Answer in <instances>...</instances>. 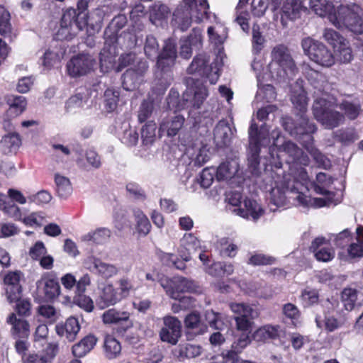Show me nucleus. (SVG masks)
<instances>
[{
    "label": "nucleus",
    "mask_w": 363,
    "mask_h": 363,
    "mask_svg": "<svg viewBox=\"0 0 363 363\" xmlns=\"http://www.w3.org/2000/svg\"><path fill=\"white\" fill-rule=\"evenodd\" d=\"M145 55L150 58H155L157 56V66L160 73L157 74L162 77V72H165L167 78L165 86L169 84L172 79V74L169 72V68L174 64L177 57L175 44L170 40L165 41L162 52L158 55L159 45L156 38L152 35H148L144 46Z\"/></svg>",
    "instance_id": "f257e3e1"
},
{
    "label": "nucleus",
    "mask_w": 363,
    "mask_h": 363,
    "mask_svg": "<svg viewBox=\"0 0 363 363\" xmlns=\"http://www.w3.org/2000/svg\"><path fill=\"white\" fill-rule=\"evenodd\" d=\"M363 10L356 4L340 5L334 13L329 16V21L337 28H347L350 31L363 33Z\"/></svg>",
    "instance_id": "f03ea898"
},
{
    "label": "nucleus",
    "mask_w": 363,
    "mask_h": 363,
    "mask_svg": "<svg viewBox=\"0 0 363 363\" xmlns=\"http://www.w3.org/2000/svg\"><path fill=\"white\" fill-rule=\"evenodd\" d=\"M271 57L269 70L272 77L284 79L293 77L297 72L295 62L286 46H275L272 50Z\"/></svg>",
    "instance_id": "7ed1b4c3"
},
{
    "label": "nucleus",
    "mask_w": 363,
    "mask_h": 363,
    "mask_svg": "<svg viewBox=\"0 0 363 363\" xmlns=\"http://www.w3.org/2000/svg\"><path fill=\"white\" fill-rule=\"evenodd\" d=\"M184 6L177 8L173 13L172 23L177 25L182 31L187 30L191 23L194 9L199 6L200 9L197 15L194 16V21L200 23L204 16H207L209 5L207 0H182Z\"/></svg>",
    "instance_id": "20e7f679"
},
{
    "label": "nucleus",
    "mask_w": 363,
    "mask_h": 363,
    "mask_svg": "<svg viewBox=\"0 0 363 363\" xmlns=\"http://www.w3.org/2000/svg\"><path fill=\"white\" fill-rule=\"evenodd\" d=\"M336 106L334 101L324 98L316 99L314 101V117L327 129H333L345 121L344 115L335 110Z\"/></svg>",
    "instance_id": "39448f33"
},
{
    "label": "nucleus",
    "mask_w": 363,
    "mask_h": 363,
    "mask_svg": "<svg viewBox=\"0 0 363 363\" xmlns=\"http://www.w3.org/2000/svg\"><path fill=\"white\" fill-rule=\"evenodd\" d=\"M301 47L304 54L319 66L330 67L335 63L334 54L323 43L307 37L301 40Z\"/></svg>",
    "instance_id": "423d86ee"
},
{
    "label": "nucleus",
    "mask_w": 363,
    "mask_h": 363,
    "mask_svg": "<svg viewBox=\"0 0 363 363\" xmlns=\"http://www.w3.org/2000/svg\"><path fill=\"white\" fill-rule=\"evenodd\" d=\"M87 23L86 13H77L76 9L69 8L62 14L57 35L62 39H72L79 31L82 30Z\"/></svg>",
    "instance_id": "0eeeda50"
},
{
    "label": "nucleus",
    "mask_w": 363,
    "mask_h": 363,
    "mask_svg": "<svg viewBox=\"0 0 363 363\" xmlns=\"http://www.w3.org/2000/svg\"><path fill=\"white\" fill-rule=\"evenodd\" d=\"M279 135L280 132L278 130L272 132V136L274 138L273 146L276 147L278 151L277 157H285L286 162L293 165H308L310 162L308 157L296 144L290 140L284 141L281 145L278 144Z\"/></svg>",
    "instance_id": "6e6552de"
},
{
    "label": "nucleus",
    "mask_w": 363,
    "mask_h": 363,
    "mask_svg": "<svg viewBox=\"0 0 363 363\" xmlns=\"http://www.w3.org/2000/svg\"><path fill=\"white\" fill-rule=\"evenodd\" d=\"M229 307L231 311L237 315L235 317L237 330L250 332L252 328L253 320L258 317L257 311L245 303L231 302L229 303Z\"/></svg>",
    "instance_id": "1a4fd4ad"
},
{
    "label": "nucleus",
    "mask_w": 363,
    "mask_h": 363,
    "mask_svg": "<svg viewBox=\"0 0 363 363\" xmlns=\"http://www.w3.org/2000/svg\"><path fill=\"white\" fill-rule=\"evenodd\" d=\"M216 62L208 65L209 59L206 55H199L195 57L187 69L189 74L199 73L201 75L206 76L209 79L211 84H216L219 78V70L221 67V62Z\"/></svg>",
    "instance_id": "9d476101"
},
{
    "label": "nucleus",
    "mask_w": 363,
    "mask_h": 363,
    "mask_svg": "<svg viewBox=\"0 0 363 363\" xmlns=\"http://www.w3.org/2000/svg\"><path fill=\"white\" fill-rule=\"evenodd\" d=\"M266 135V131L260 130L258 132L257 125L255 123H252L249 129L248 162L253 169H257L259 164L260 146L269 143V140L265 138Z\"/></svg>",
    "instance_id": "9b49d317"
},
{
    "label": "nucleus",
    "mask_w": 363,
    "mask_h": 363,
    "mask_svg": "<svg viewBox=\"0 0 363 363\" xmlns=\"http://www.w3.org/2000/svg\"><path fill=\"white\" fill-rule=\"evenodd\" d=\"M284 126L285 130L292 136L298 137L301 139V136L305 135L307 142L313 141L311 134L316 130L315 125L310 123L308 118L303 113L296 116L295 123L293 120L288 118L284 123Z\"/></svg>",
    "instance_id": "f8f14e48"
},
{
    "label": "nucleus",
    "mask_w": 363,
    "mask_h": 363,
    "mask_svg": "<svg viewBox=\"0 0 363 363\" xmlns=\"http://www.w3.org/2000/svg\"><path fill=\"white\" fill-rule=\"evenodd\" d=\"M96 61L91 55L79 54L69 61L67 69L70 76L77 77L89 73L93 70Z\"/></svg>",
    "instance_id": "ddd939ff"
},
{
    "label": "nucleus",
    "mask_w": 363,
    "mask_h": 363,
    "mask_svg": "<svg viewBox=\"0 0 363 363\" xmlns=\"http://www.w3.org/2000/svg\"><path fill=\"white\" fill-rule=\"evenodd\" d=\"M163 320L164 326L160 332V339L163 342L174 345L181 337V322L173 316H165Z\"/></svg>",
    "instance_id": "4468645a"
},
{
    "label": "nucleus",
    "mask_w": 363,
    "mask_h": 363,
    "mask_svg": "<svg viewBox=\"0 0 363 363\" xmlns=\"http://www.w3.org/2000/svg\"><path fill=\"white\" fill-rule=\"evenodd\" d=\"M206 87L200 82H192L183 94V100L189 102L194 108H199L208 96Z\"/></svg>",
    "instance_id": "2eb2a0df"
},
{
    "label": "nucleus",
    "mask_w": 363,
    "mask_h": 363,
    "mask_svg": "<svg viewBox=\"0 0 363 363\" xmlns=\"http://www.w3.org/2000/svg\"><path fill=\"white\" fill-rule=\"evenodd\" d=\"M22 274L19 271L9 272L4 278L6 286V293L10 303L16 302L21 297V286L20 284Z\"/></svg>",
    "instance_id": "dca6fc26"
},
{
    "label": "nucleus",
    "mask_w": 363,
    "mask_h": 363,
    "mask_svg": "<svg viewBox=\"0 0 363 363\" xmlns=\"http://www.w3.org/2000/svg\"><path fill=\"white\" fill-rule=\"evenodd\" d=\"M310 250L320 262H327L335 257L334 250L329 245V241L323 237L316 238L312 242Z\"/></svg>",
    "instance_id": "f3484780"
},
{
    "label": "nucleus",
    "mask_w": 363,
    "mask_h": 363,
    "mask_svg": "<svg viewBox=\"0 0 363 363\" xmlns=\"http://www.w3.org/2000/svg\"><path fill=\"white\" fill-rule=\"evenodd\" d=\"M121 301L118 290L112 284H108L100 289L96 303L99 308L104 309L113 306Z\"/></svg>",
    "instance_id": "a211bd4d"
},
{
    "label": "nucleus",
    "mask_w": 363,
    "mask_h": 363,
    "mask_svg": "<svg viewBox=\"0 0 363 363\" xmlns=\"http://www.w3.org/2000/svg\"><path fill=\"white\" fill-rule=\"evenodd\" d=\"M79 330L80 325L75 317H69L64 323H59L55 326L57 334L65 337L69 342H73L76 339Z\"/></svg>",
    "instance_id": "6ab92c4d"
},
{
    "label": "nucleus",
    "mask_w": 363,
    "mask_h": 363,
    "mask_svg": "<svg viewBox=\"0 0 363 363\" xmlns=\"http://www.w3.org/2000/svg\"><path fill=\"white\" fill-rule=\"evenodd\" d=\"M200 247L199 240L191 233H186L180 241L179 255L184 261H189L191 255Z\"/></svg>",
    "instance_id": "aec40b11"
},
{
    "label": "nucleus",
    "mask_w": 363,
    "mask_h": 363,
    "mask_svg": "<svg viewBox=\"0 0 363 363\" xmlns=\"http://www.w3.org/2000/svg\"><path fill=\"white\" fill-rule=\"evenodd\" d=\"M7 323L11 325V334L14 338L27 337L30 331L28 322L14 313H11L7 318Z\"/></svg>",
    "instance_id": "412c9836"
},
{
    "label": "nucleus",
    "mask_w": 363,
    "mask_h": 363,
    "mask_svg": "<svg viewBox=\"0 0 363 363\" xmlns=\"http://www.w3.org/2000/svg\"><path fill=\"white\" fill-rule=\"evenodd\" d=\"M306 1L287 0L281 9L283 15L290 20L299 18L302 13L308 11Z\"/></svg>",
    "instance_id": "4be33fe9"
},
{
    "label": "nucleus",
    "mask_w": 363,
    "mask_h": 363,
    "mask_svg": "<svg viewBox=\"0 0 363 363\" xmlns=\"http://www.w3.org/2000/svg\"><path fill=\"white\" fill-rule=\"evenodd\" d=\"M233 212L242 218L255 220L262 216L263 210L255 201L245 199L243 207L235 208L233 209Z\"/></svg>",
    "instance_id": "5701e85b"
},
{
    "label": "nucleus",
    "mask_w": 363,
    "mask_h": 363,
    "mask_svg": "<svg viewBox=\"0 0 363 363\" xmlns=\"http://www.w3.org/2000/svg\"><path fill=\"white\" fill-rule=\"evenodd\" d=\"M251 342L249 334L247 332L242 333L236 340H235L229 350L222 352V359L237 358L242 350L250 345Z\"/></svg>",
    "instance_id": "b1692460"
},
{
    "label": "nucleus",
    "mask_w": 363,
    "mask_h": 363,
    "mask_svg": "<svg viewBox=\"0 0 363 363\" xmlns=\"http://www.w3.org/2000/svg\"><path fill=\"white\" fill-rule=\"evenodd\" d=\"M184 118L179 114H175L165 120L160 124V130L167 132L169 137L176 135L182 128L184 123Z\"/></svg>",
    "instance_id": "393cba45"
},
{
    "label": "nucleus",
    "mask_w": 363,
    "mask_h": 363,
    "mask_svg": "<svg viewBox=\"0 0 363 363\" xmlns=\"http://www.w3.org/2000/svg\"><path fill=\"white\" fill-rule=\"evenodd\" d=\"M232 130L225 121H220L214 129V141L217 146L228 145L232 138Z\"/></svg>",
    "instance_id": "a878e982"
},
{
    "label": "nucleus",
    "mask_w": 363,
    "mask_h": 363,
    "mask_svg": "<svg viewBox=\"0 0 363 363\" xmlns=\"http://www.w3.org/2000/svg\"><path fill=\"white\" fill-rule=\"evenodd\" d=\"M98 339L93 335H88L72 346V353L77 357H83L96 345Z\"/></svg>",
    "instance_id": "bb28decb"
},
{
    "label": "nucleus",
    "mask_w": 363,
    "mask_h": 363,
    "mask_svg": "<svg viewBox=\"0 0 363 363\" xmlns=\"http://www.w3.org/2000/svg\"><path fill=\"white\" fill-rule=\"evenodd\" d=\"M6 100L9 106L7 113L11 117L18 116L26 108L27 101L23 96L10 95L6 96Z\"/></svg>",
    "instance_id": "cd10ccee"
},
{
    "label": "nucleus",
    "mask_w": 363,
    "mask_h": 363,
    "mask_svg": "<svg viewBox=\"0 0 363 363\" xmlns=\"http://www.w3.org/2000/svg\"><path fill=\"white\" fill-rule=\"evenodd\" d=\"M21 144L20 136L17 133L4 135L0 141V150L4 153L16 152Z\"/></svg>",
    "instance_id": "c85d7f7f"
},
{
    "label": "nucleus",
    "mask_w": 363,
    "mask_h": 363,
    "mask_svg": "<svg viewBox=\"0 0 363 363\" xmlns=\"http://www.w3.org/2000/svg\"><path fill=\"white\" fill-rule=\"evenodd\" d=\"M310 7L314 13L320 17H328L330 13H334L335 10L333 4L328 0H310Z\"/></svg>",
    "instance_id": "c756f323"
},
{
    "label": "nucleus",
    "mask_w": 363,
    "mask_h": 363,
    "mask_svg": "<svg viewBox=\"0 0 363 363\" xmlns=\"http://www.w3.org/2000/svg\"><path fill=\"white\" fill-rule=\"evenodd\" d=\"M38 289L43 287V292L47 298H53L60 294V285L54 279L42 278L37 281Z\"/></svg>",
    "instance_id": "7c9ffc66"
},
{
    "label": "nucleus",
    "mask_w": 363,
    "mask_h": 363,
    "mask_svg": "<svg viewBox=\"0 0 363 363\" xmlns=\"http://www.w3.org/2000/svg\"><path fill=\"white\" fill-rule=\"evenodd\" d=\"M338 106L343 111L344 117L350 120L357 118L362 111L361 104L357 101L343 100Z\"/></svg>",
    "instance_id": "2f4dec72"
},
{
    "label": "nucleus",
    "mask_w": 363,
    "mask_h": 363,
    "mask_svg": "<svg viewBox=\"0 0 363 363\" xmlns=\"http://www.w3.org/2000/svg\"><path fill=\"white\" fill-rule=\"evenodd\" d=\"M93 265L96 272L104 279L116 276L119 271L116 265L104 262L99 259H94Z\"/></svg>",
    "instance_id": "473e14b6"
},
{
    "label": "nucleus",
    "mask_w": 363,
    "mask_h": 363,
    "mask_svg": "<svg viewBox=\"0 0 363 363\" xmlns=\"http://www.w3.org/2000/svg\"><path fill=\"white\" fill-rule=\"evenodd\" d=\"M56 191L58 196L62 199H67L72 193V186L69 178L56 174L55 176Z\"/></svg>",
    "instance_id": "72a5a7b5"
},
{
    "label": "nucleus",
    "mask_w": 363,
    "mask_h": 363,
    "mask_svg": "<svg viewBox=\"0 0 363 363\" xmlns=\"http://www.w3.org/2000/svg\"><path fill=\"white\" fill-rule=\"evenodd\" d=\"M169 14L170 9L167 5L161 2H156L150 9V18L154 24H156L158 21L167 19Z\"/></svg>",
    "instance_id": "f704fd0d"
},
{
    "label": "nucleus",
    "mask_w": 363,
    "mask_h": 363,
    "mask_svg": "<svg viewBox=\"0 0 363 363\" xmlns=\"http://www.w3.org/2000/svg\"><path fill=\"white\" fill-rule=\"evenodd\" d=\"M130 313L126 311H118L115 309L106 311L102 315V320L105 324H116L121 321H127Z\"/></svg>",
    "instance_id": "c9c22d12"
},
{
    "label": "nucleus",
    "mask_w": 363,
    "mask_h": 363,
    "mask_svg": "<svg viewBox=\"0 0 363 363\" xmlns=\"http://www.w3.org/2000/svg\"><path fill=\"white\" fill-rule=\"evenodd\" d=\"M216 178L218 181L231 179L238 172V165L235 162H223L216 169Z\"/></svg>",
    "instance_id": "e433bc0d"
},
{
    "label": "nucleus",
    "mask_w": 363,
    "mask_h": 363,
    "mask_svg": "<svg viewBox=\"0 0 363 363\" xmlns=\"http://www.w3.org/2000/svg\"><path fill=\"white\" fill-rule=\"evenodd\" d=\"M104 351L108 359H114L121 354V344L113 336L106 335L104 340Z\"/></svg>",
    "instance_id": "4c0bfd02"
},
{
    "label": "nucleus",
    "mask_w": 363,
    "mask_h": 363,
    "mask_svg": "<svg viewBox=\"0 0 363 363\" xmlns=\"http://www.w3.org/2000/svg\"><path fill=\"white\" fill-rule=\"evenodd\" d=\"M280 327L270 325H264L257 329L254 337L257 341H264L267 339H275L279 336Z\"/></svg>",
    "instance_id": "58836bf2"
},
{
    "label": "nucleus",
    "mask_w": 363,
    "mask_h": 363,
    "mask_svg": "<svg viewBox=\"0 0 363 363\" xmlns=\"http://www.w3.org/2000/svg\"><path fill=\"white\" fill-rule=\"evenodd\" d=\"M357 294L358 291L352 288H347L342 291L341 296L342 301L347 311H351L355 308L357 301Z\"/></svg>",
    "instance_id": "ea45409f"
},
{
    "label": "nucleus",
    "mask_w": 363,
    "mask_h": 363,
    "mask_svg": "<svg viewBox=\"0 0 363 363\" xmlns=\"http://www.w3.org/2000/svg\"><path fill=\"white\" fill-rule=\"evenodd\" d=\"M291 102L293 103L294 107L299 110L301 113L306 110L308 100L306 96L305 91L302 89V87H298L297 90H294L292 92L291 95Z\"/></svg>",
    "instance_id": "a19ab883"
},
{
    "label": "nucleus",
    "mask_w": 363,
    "mask_h": 363,
    "mask_svg": "<svg viewBox=\"0 0 363 363\" xmlns=\"http://www.w3.org/2000/svg\"><path fill=\"white\" fill-rule=\"evenodd\" d=\"M323 37L328 43L333 46L334 50L347 41L344 37L331 28H325Z\"/></svg>",
    "instance_id": "79ce46f5"
},
{
    "label": "nucleus",
    "mask_w": 363,
    "mask_h": 363,
    "mask_svg": "<svg viewBox=\"0 0 363 363\" xmlns=\"http://www.w3.org/2000/svg\"><path fill=\"white\" fill-rule=\"evenodd\" d=\"M111 236V231L107 228H99L94 232L84 235L82 240L84 241H93L96 243H103Z\"/></svg>",
    "instance_id": "37998d69"
},
{
    "label": "nucleus",
    "mask_w": 363,
    "mask_h": 363,
    "mask_svg": "<svg viewBox=\"0 0 363 363\" xmlns=\"http://www.w3.org/2000/svg\"><path fill=\"white\" fill-rule=\"evenodd\" d=\"M287 189H290L287 188L284 190L279 186L272 188L269 192L271 202L278 207L284 206L286 203V200L289 199Z\"/></svg>",
    "instance_id": "c03bdc74"
},
{
    "label": "nucleus",
    "mask_w": 363,
    "mask_h": 363,
    "mask_svg": "<svg viewBox=\"0 0 363 363\" xmlns=\"http://www.w3.org/2000/svg\"><path fill=\"white\" fill-rule=\"evenodd\" d=\"M89 99V91L86 89H82L74 95L72 96L67 104L68 108H74L82 107L86 104Z\"/></svg>",
    "instance_id": "a18cd8bd"
},
{
    "label": "nucleus",
    "mask_w": 363,
    "mask_h": 363,
    "mask_svg": "<svg viewBox=\"0 0 363 363\" xmlns=\"http://www.w3.org/2000/svg\"><path fill=\"white\" fill-rule=\"evenodd\" d=\"M306 141H302L303 145L305 146V148L308 151V152L313 157V160L316 162V163L324 168H326L329 166V160L326 158V157L323 155L313 145L312 143L306 144Z\"/></svg>",
    "instance_id": "49530a36"
},
{
    "label": "nucleus",
    "mask_w": 363,
    "mask_h": 363,
    "mask_svg": "<svg viewBox=\"0 0 363 363\" xmlns=\"http://www.w3.org/2000/svg\"><path fill=\"white\" fill-rule=\"evenodd\" d=\"M136 228L139 233L146 235L150 230V223L147 216L140 211H135Z\"/></svg>",
    "instance_id": "de8ad7c7"
},
{
    "label": "nucleus",
    "mask_w": 363,
    "mask_h": 363,
    "mask_svg": "<svg viewBox=\"0 0 363 363\" xmlns=\"http://www.w3.org/2000/svg\"><path fill=\"white\" fill-rule=\"evenodd\" d=\"M287 194L289 200H293L298 206H308L311 201V199L299 192L296 186H292L290 189H287Z\"/></svg>",
    "instance_id": "09e8293b"
},
{
    "label": "nucleus",
    "mask_w": 363,
    "mask_h": 363,
    "mask_svg": "<svg viewBox=\"0 0 363 363\" xmlns=\"http://www.w3.org/2000/svg\"><path fill=\"white\" fill-rule=\"evenodd\" d=\"M252 49L255 52H259L260 50L264 48L265 43V39L262 32L260 31L259 26L254 24L252 27Z\"/></svg>",
    "instance_id": "8fccbe9b"
},
{
    "label": "nucleus",
    "mask_w": 363,
    "mask_h": 363,
    "mask_svg": "<svg viewBox=\"0 0 363 363\" xmlns=\"http://www.w3.org/2000/svg\"><path fill=\"white\" fill-rule=\"evenodd\" d=\"M334 52L335 53V59L337 58L341 62L347 63L352 59V50L347 40L340 45Z\"/></svg>",
    "instance_id": "3c124183"
},
{
    "label": "nucleus",
    "mask_w": 363,
    "mask_h": 363,
    "mask_svg": "<svg viewBox=\"0 0 363 363\" xmlns=\"http://www.w3.org/2000/svg\"><path fill=\"white\" fill-rule=\"evenodd\" d=\"M23 223L28 226H40L47 222L45 216L42 212H35L24 217Z\"/></svg>",
    "instance_id": "603ef678"
},
{
    "label": "nucleus",
    "mask_w": 363,
    "mask_h": 363,
    "mask_svg": "<svg viewBox=\"0 0 363 363\" xmlns=\"http://www.w3.org/2000/svg\"><path fill=\"white\" fill-rule=\"evenodd\" d=\"M195 289V284L192 281H189L183 277H174V291L190 292Z\"/></svg>",
    "instance_id": "864d4df0"
},
{
    "label": "nucleus",
    "mask_w": 363,
    "mask_h": 363,
    "mask_svg": "<svg viewBox=\"0 0 363 363\" xmlns=\"http://www.w3.org/2000/svg\"><path fill=\"white\" fill-rule=\"evenodd\" d=\"M118 288V294L120 296L121 300L128 297L130 291L133 289V285L131 281L127 277H122L117 281Z\"/></svg>",
    "instance_id": "5fc2aeb1"
},
{
    "label": "nucleus",
    "mask_w": 363,
    "mask_h": 363,
    "mask_svg": "<svg viewBox=\"0 0 363 363\" xmlns=\"http://www.w3.org/2000/svg\"><path fill=\"white\" fill-rule=\"evenodd\" d=\"M216 174V168L207 167L203 169L200 174L199 183L203 188H208L213 183L214 175Z\"/></svg>",
    "instance_id": "6e6d98bb"
},
{
    "label": "nucleus",
    "mask_w": 363,
    "mask_h": 363,
    "mask_svg": "<svg viewBox=\"0 0 363 363\" xmlns=\"http://www.w3.org/2000/svg\"><path fill=\"white\" fill-rule=\"evenodd\" d=\"M160 285L165 289L167 293L174 299H180L182 302H184L189 297L184 296L179 297V295L174 291V278L173 279H169L164 278L160 279Z\"/></svg>",
    "instance_id": "4d7b16f0"
},
{
    "label": "nucleus",
    "mask_w": 363,
    "mask_h": 363,
    "mask_svg": "<svg viewBox=\"0 0 363 363\" xmlns=\"http://www.w3.org/2000/svg\"><path fill=\"white\" fill-rule=\"evenodd\" d=\"M10 14L5 8L0 6V34L6 35L11 33Z\"/></svg>",
    "instance_id": "13d9d810"
},
{
    "label": "nucleus",
    "mask_w": 363,
    "mask_h": 363,
    "mask_svg": "<svg viewBox=\"0 0 363 363\" xmlns=\"http://www.w3.org/2000/svg\"><path fill=\"white\" fill-rule=\"evenodd\" d=\"M202 348L199 345L186 344L181 346L180 354L187 358H195L201 354Z\"/></svg>",
    "instance_id": "bf43d9fd"
},
{
    "label": "nucleus",
    "mask_w": 363,
    "mask_h": 363,
    "mask_svg": "<svg viewBox=\"0 0 363 363\" xmlns=\"http://www.w3.org/2000/svg\"><path fill=\"white\" fill-rule=\"evenodd\" d=\"M74 302L80 308L87 312H91L94 309V302L91 298L84 294H77L74 298Z\"/></svg>",
    "instance_id": "052dcab7"
},
{
    "label": "nucleus",
    "mask_w": 363,
    "mask_h": 363,
    "mask_svg": "<svg viewBox=\"0 0 363 363\" xmlns=\"http://www.w3.org/2000/svg\"><path fill=\"white\" fill-rule=\"evenodd\" d=\"M167 103L169 109L177 111L184 108V103L180 101L178 91L173 89L170 91L167 98Z\"/></svg>",
    "instance_id": "680f3d73"
},
{
    "label": "nucleus",
    "mask_w": 363,
    "mask_h": 363,
    "mask_svg": "<svg viewBox=\"0 0 363 363\" xmlns=\"http://www.w3.org/2000/svg\"><path fill=\"white\" fill-rule=\"evenodd\" d=\"M156 124L153 121L147 122L142 128L141 135L146 143H151L155 137Z\"/></svg>",
    "instance_id": "e2e57ef3"
},
{
    "label": "nucleus",
    "mask_w": 363,
    "mask_h": 363,
    "mask_svg": "<svg viewBox=\"0 0 363 363\" xmlns=\"http://www.w3.org/2000/svg\"><path fill=\"white\" fill-rule=\"evenodd\" d=\"M153 104L151 101H145L142 103L138 111V121L145 122L152 113Z\"/></svg>",
    "instance_id": "0e129e2a"
},
{
    "label": "nucleus",
    "mask_w": 363,
    "mask_h": 363,
    "mask_svg": "<svg viewBox=\"0 0 363 363\" xmlns=\"http://www.w3.org/2000/svg\"><path fill=\"white\" fill-rule=\"evenodd\" d=\"M47 254V248L42 241H38L29 250V255L31 259L38 260Z\"/></svg>",
    "instance_id": "69168bd1"
},
{
    "label": "nucleus",
    "mask_w": 363,
    "mask_h": 363,
    "mask_svg": "<svg viewBox=\"0 0 363 363\" xmlns=\"http://www.w3.org/2000/svg\"><path fill=\"white\" fill-rule=\"evenodd\" d=\"M126 190L135 199L144 200L146 198L143 189L136 183L130 182L126 185Z\"/></svg>",
    "instance_id": "338daca9"
},
{
    "label": "nucleus",
    "mask_w": 363,
    "mask_h": 363,
    "mask_svg": "<svg viewBox=\"0 0 363 363\" xmlns=\"http://www.w3.org/2000/svg\"><path fill=\"white\" fill-rule=\"evenodd\" d=\"M220 247L221 253L228 256L234 257L236 254L237 246L235 244L229 243V241L226 238H222L218 242Z\"/></svg>",
    "instance_id": "774afa93"
}]
</instances>
